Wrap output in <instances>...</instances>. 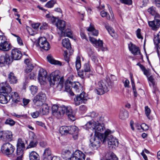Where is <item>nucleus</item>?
Segmentation results:
<instances>
[{
	"label": "nucleus",
	"mask_w": 160,
	"mask_h": 160,
	"mask_svg": "<svg viewBox=\"0 0 160 160\" xmlns=\"http://www.w3.org/2000/svg\"><path fill=\"white\" fill-rule=\"evenodd\" d=\"M112 133V132L110 130L108 129L105 131L104 132V135L103 133H101L103 135V143H104L106 142L107 140V137L110 135V134Z\"/></svg>",
	"instance_id": "obj_34"
},
{
	"label": "nucleus",
	"mask_w": 160,
	"mask_h": 160,
	"mask_svg": "<svg viewBox=\"0 0 160 160\" xmlns=\"http://www.w3.org/2000/svg\"><path fill=\"white\" fill-rule=\"evenodd\" d=\"M148 12L151 15L154 16V20L153 21H148L149 26L152 30H156L160 26V15L157 13L156 8L152 6L148 9Z\"/></svg>",
	"instance_id": "obj_5"
},
{
	"label": "nucleus",
	"mask_w": 160,
	"mask_h": 160,
	"mask_svg": "<svg viewBox=\"0 0 160 160\" xmlns=\"http://www.w3.org/2000/svg\"><path fill=\"white\" fill-rule=\"evenodd\" d=\"M10 61V58L8 54H6L0 57V64L3 65L9 63Z\"/></svg>",
	"instance_id": "obj_23"
},
{
	"label": "nucleus",
	"mask_w": 160,
	"mask_h": 160,
	"mask_svg": "<svg viewBox=\"0 0 160 160\" xmlns=\"http://www.w3.org/2000/svg\"><path fill=\"white\" fill-rule=\"evenodd\" d=\"M29 138L32 140H35L36 138V136L33 132H31L29 133Z\"/></svg>",
	"instance_id": "obj_56"
},
{
	"label": "nucleus",
	"mask_w": 160,
	"mask_h": 160,
	"mask_svg": "<svg viewBox=\"0 0 160 160\" xmlns=\"http://www.w3.org/2000/svg\"><path fill=\"white\" fill-rule=\"evenodd\" d=\"M33 45L36 47L39 46L40 48L46 50L50 49V45L47 41H36L33 42Z\"/></svg>",
	"instance_id": "obj_14"
},
{
	"label": "nucleus",
	"mask_w": 160,
	"mask_h": 160,
	"mask_svg": "<svg viewBox=\"0 0 160 160\" xmlns=\"http://www.w3.org/2000/svg\"><path fill=\"white\" fill-rule=\"evenodd\" d=\"M108 144L109 147H112V148H114L115 147L117 146L118 145V140L114 138L112 135L108 136Z\"/></svg>",
	"instance_id": "obj_20"
},
{
	"label": "nucleus",
	"mask_w": 160,
	"mask_h": 160,
	"mask_svg": "<svg viewBox=\"0 0 160 160\" xmlns=\"http://www.w3.org/2000/svg\"><path fill=\"white\" fill-rule=\"evenodd\" d=\"M37 144V142L35 140H33L31 141L28 148H32L35 147Z\"/></svg>",
	"instance_id": "obj_44"
},
{
	"label": "nucleus",
	"mask_w": 160,
	"mask_h": 160,
	"mask_svg": "<svg viewBox=\"0 0 160 160\" xmlns=\"http://www.w3.org/2000/svg\"><path fill=\"white\" fill-rule=\"evenodd\" d=\"M52 115L57 118H60L66 113L68 118L72 121L75 119L74 114L72 113L71 108L70 106L63 105L59 107L56 105H53L52 108Z\"/></svg>",
	"instance_id": "obj_2"
},
{
	"label": "nucleus",
	"mask_w": 160,
	"mask_h": 160,
	"mask_svg": "<svg viewBox=\"0 0 160 160\" xmlns=\"http://www.w3.org/2000/svg\"><path fill=\"white\" fill-rule=\"evenodd\" d=\"M76 67L77 70H78L81 67V61L80 58L78 57L77 58L75 62Z\"/></svg>",
	"instance_id": "obj_42"
},
{
	"label": "nucleus",
	"mask_w": 160,
	"mask_h": 160,
	"mask_svg": "<svg viewBox=\"0 0 160 160\" xmlns=\"http://www.w3.org/2000/svg\"><path fill=\"white\" fill-rule=\"evenodd\" d=\"M128 113L127 111L125 110L121 111L119 113L120 118L122 119H125L128 118Z\"/></svg>",
	"instance_id": "obj_31"
},
{
	"label": "nucleus",
	"mask_w": 160,
	"mask_h": 160,
	"mask_svg": "<svg viewBox=\"0 0 160 160\" xmlns=\"http://www.w3.org/2000/svg\"><path fill=\"white\" fill-rule=\"evenodd\" d=\"M94 46L99 49H101L102 51L104 50L103 47V42L102 41H90Z\"/></svg>",
	"instance_id": "obj_25"
},
{
	"label": "nucleus",
	"mask_w": 160,
	"mask_h": 160,
	"mask_svg": "<svg viewBox=\"0 0 160 160\" xmlns=\"http://www.w3.org/2000/svg\"><path fill=\"white\" fill-rule=\"evenodd\" d=\"M74 103L76 106H78L82 103H85L87 101V94L83 92L79 95H76L74 99Z\"/></svg>",
	"instance_id": "obj_10"
},
{
	"label": "nucleus",
	"mask_w": 160,
	"mask_h": 160,
	"mask_svg": "<svg viewBox=\"0 0 160 160\" xmlns=\"http://www.w3.org/2000/svg\"><path fill=\"white\" fill-rule=\"evenodd\" d=\"M10 99L15 103H17L20 101V97L18 94L17 92H12L11 94Z\"/></svg>",
	"instance_id": "obj_29"
},
{
	"label": "nucleus",
	"mask_w": 160,
	"mask_h": 160,
	"mask_svg": "<svg viewBox=\"0 0 160 160\" xmlns=\"http://www.w3.org/2000/svg\"><path fill=\"white\" fill-rule=\"evenodd\" d=\"M85 155L80 150L75 151L72 154L71 160H84Z\"/></svg>",
	"instance_id": "obj_15"
},
{
	"label": "nucleus",
	"mask_w": 160,
	"mask_h": 160,
	"mask_svg": "<svg viewBox=\"0 0 160 160\" xmlns=\"http://www.w3.org/2000/svg\"><path fill=\"white\" fill-rule=\"evenodd\" d=\"M5 123L12 126L15 125V122L12 119L8 118L6 120Z\"/></svg>",
	"instance_id": "obj_38"
},
{
	"label": "nucleus",
	"mask_w": 160,
	"mask_h": 160,
	"mask_svg": "<svg viewBox=\"0 0 160 160\" xmlns=\"http://www.w3.org/2000/svg\"><path fill=\"white\" fill-rule=\"evenodd\" d=\"M128 46L129 49L132 54L135 55L140 54V50L139 48L135 45L130 42L128 44Z\"/></svg>",
	"instance_id": "obj_19"
},
{
	"label": "nucleus",
	"mask_w": 160,
	"mask_h": 160,
	"mask_svg": "<svg viewBox=\"0 0 160 160\" xmlns=\"http://www.w3.org/2000/svg\"><path fill=\"white\" fill-rule=\"evenodd\" d=\"M48 28V24L46 22H43L42 25L40 26V29L43 30L47 29Z\"/></svg>",
	"instance_id": "obj_47"
},
{
	"label": "nucleus",
	"mask_w": 160,
	"mask_h": 160,
	"mask_svg": "<svg viewBox=\"0 0 160 160\" xmlns=\"http://www.w3.org/2000/svg\"><path fill=\"white\" fill-rule=\"evenodd\" d=\"M79 109L81 111H85L86 110L87 108L85 105H82L80 106Z\"/></svg>",
	"instance_id": "obj_61"
},
{
	"label": "nucleus",
	"mask_w": 160,
	"mask_h": 160,
	"mask_svg": "<svg viewBox=\"0 0 160 160\" xmlns=\"http://www.w3.org/2000/svg\"><path fill=\"white\" fill-rule=\"evenodd\" d=\"M55 3V2L54 0H51L47 2L45 5V7L48 8H52Z\"/></svg>",
	"instance_id": "obj_41"
},
{
	"label": "nucleus",
	"mask_w": 160,
	"mask_h": 160,
	"mask_svg": "<svg viewBox=\"0 0 160 160\" xmlns=\"http://www.w3.org/2000/svg\"><path fill=\"white\" fill-rule=\"evenodd\" d=\"M145 114L147 118L150 119L149 115L151 113V110L148 106H145Z\"/></svg>",
	"instance_id": "obj_45"
},
{
	"label": "nucleus",
	"mask_w": 160,
	"mask_h": 160,
	"mask_svg": "<svg viewBox=\"0 0 160 160\" xmlns=\"http://www.w3.org/2000/svg\"><path fill=\"white\" fill-rule=\"evenodd\" d=\"M156 6L160 8V0H154Z\"/></svg>",
	"instance_id": "obj_64"
},
{
	"label": "nucleus",
	"mask_w": 160,
	"mask_h": 160,
	"mask_svg": "<svg viewBox=\"0 0 160 160\" xmlns=\"http://www.w3.org/2000/svg\"><path fill=\"white\" fill-rule=\"evenodd\" d=\"M60 132L62 135H67L68 134H72L74 139H77L78 137V129L75 126H62L60 128Z\"/></svg>",
	"instance_id": "obj_6"
},
{
	"label": "nucleus",
	"mask_w": 160,
	"mask_h": 160,
	"mask_svg": "<svg viewBox=\"0 0 160 160\" xmlns=\"http://www.w3.org/2000/svg\"><path fill=\"white\" fill-rule=\"evenodd\" d=\"M56 25L57 28L61 31L62 37V36L64 37H67L71 39L75 40L73 38L71 31L69 29H65V22L64 21L61 20H58L56 23Z\"/></svg>",
	"instance_id": "obj_7"
},
{
	"label": "nucleus",
	"mask_w": 160,
	"mask_h": 160,
	"mask_svg": "<svg viewBox=\"0 0 160 160\" xmlns=\"http://www.w3.org/2000/svg\"><path fill=\"white\" fill-rule=\"evenodd\" d=\"M106 28L112 37L113 38L115 37V32L113 28L110 27L108 26L106 27Z\"/></svg>",
	"instance_id": "obj_36"
},
{
	"label": "nucleus",
	"mask_w": 160,
	"mask_h": 160,
	"mask_svg": "<svg viewBox=\"0 0 160 160\" xmlns=\"http://www.w3.org/2000/svg\"><path fill=\"white\" fill-rule=\"evenodd\" d=\"M51 151L49 148H46L43 153V160H50L51 158Z\"/></svg>",
	"instance_id": "obj_24"
},
{
	"label": "nucleus",
	"mask_w": 160,
	"mask_h": 160,
	"mask_svg": "<svg viewBox=\"0 0 160 160\" xmlns=\"http://www.w3.org/2000/svg\"><path fill=\"white\" fill-rule=\"evenodd\" d=\"M30 89L31 93L34 95L37 93L38 89L37 87L32 85L30 87Z\"/></svg>",
	"instance_id": "obj_43"
},
{
	"label": "nucleus",
	"mask_w": 160,
	"mask_h": 160,
	"mask_svg": "<svg viewBox=\"0 0 160 160\" xmlns=\"http://www.w3.org/2000/svg\"><path fill=\"white\" fill-rule=\"evenodd\" d=\"M60 81L58 86L62 88L63 87V78L61 77L60 78V72L58 70H56L52 72L47 78V72L43 68H40L38 74V80L41 84H43L44 82L48 80L50 86L54 85L55 84H58V81Z\"/></svg>",
	"instance_id": "obj_1"
},
{
	"label": "nucleus",
	"mask_w": 160,
	"mask_h": 160,
	"mask_svg": "<svg viewBox=\"0 0 160 160\" xmlns=\"http://www.w3.org/2000/svg\"><path fill=\"white\" fill-rule=\"evenodd\" d=\"M112 85V82L109 79L101 80L96 84L95 92L98 95H102L111 89Z\"/></svg>",
	"instance_id": "obj_3"
},
{
	"label": "nucleus",
	"mask_w": 160,
	"mask_h": 160,
	"mask_svg": "<svg viewBox=\"0 0 160 160\" xmlns=\"http://www.w3.org/2000/svg\"><path fill=\"white\" fill-rule=\"evenodd\" d=\"M140 127L144 131L148 130L149 128L148 126L146 124L144 123L140 125Z\"/></svg>",
	"instance_id": "obj_51"
},
{
	"label": "nucleus",
	"mask_w": 160,
	"mask_h": 160,
	"mask_svg": "<svg viewBox=\"0 0 160 160\" xmlns=\"http://www.w3.org/2000/svg\"><path fill=\"white\" fill-rule=\"evenodd\" d=\"M23 149L17 148V153L18 156L16 160H22V158L23 154Z\"/></svg>",
	"instance_id": "obj_33"
},
{
	"label": "nucleus",
	"mask_w": 160,
	"mask_h": 160,
	"mask_svg": "<svg viewBox=\"0 0 160 160\" xmlns=\"http://www.w3.org/2000/svg\"><path fill=\"white\" fill-rule=\"evenodd\" d=\"M12 91V88L8 83H2L0 84V102L2 104L7 103L10 99L8 94Z\"/></svg>",
	"instance_id": "obj_4"
},
{
	"label": "nucleus",
	"mask_w": 160,
	"mask_h": 160,
	"mask_svg": "<svg viewBox=\"0 0 160 160\" xmlns=\"http://www.w3.org/2000/svg\"><path fill=\"white\" fill-rule=\"evenodd\" d=\"M90 34L93 36H97L98 34V31L94 29L91 32H90Z\"/></svg>",
	"instance_id": "obj_53"
},
{
	"label": "nucleus",
	"mask_w": 160,
	"mask_h": 160,
	"mask_svg": "<svg viewBox=\"0 0 160 160\" xmlns=\"http://www.w3.org/2000/svg\"><path fill=\"white\" fill-rule=\"evenodd\" d=\"M95 122H92V121L88 122L85 125L87 129H92V127H94Z\"/></svg>",
	"instance_id": "obj_40"
},
{
	"label": "nucleus",
	"mask_w": 160,
	"mask_h": 160,
	"mask_svg": "<svg viewBox=\"0 0 160 160\" xmlns=\"http://www.w3.org/2000/svg\"><path fill=\"white\" fill-rule=\"evenodd\" d=\"M91 74V70L89 65L87 63L85 64L83 69L78 72V75L82 78L85 77L88 78Z\"/></svg>",
	"instance_id": "obj_11"
},
{
	"label": "nucleus",
	"mask_w": 160,
	"mask_h": 160,
	"mask_svg": "<svg viewBox=\"0 0 160 160\" xmlns=\"http://www.w3.org/2000/svg\"><path fill=\"white\" fill-rule=\"evenodd\" d=\"M107 160H118V159L115 155H112L110 156L109 158Z\"/></svg>",
	"instance_id": "obj_57"
},
{
	"label": "nucleus",
	"mask_w": 160,
	"mask_h": 160,
	"mask_svg": "<svg viewBox=\"0 0 160 160\" xmlns=\"http://www.w3.org/2000/svg\"><path fill=\"white\" fill-rule=\"evenodd\" d=\"M46 99L45 94L42 92H39L34 97L33 101L37 106H40L43 104Z\"/></svg>",
	"instance_id": "obj_12"
},
{
	"label": "nucleus",
	"mask_w": 160,
	"mask_h": 160,
	"mask_svg": "<svg viewBox=\"0 0 160 160\" xmlns=\"http://www.w3.org/2000/svg\"><path fill=\"white\" fill-rule=\"evenodd\" d=\"M154 44L156 45L157 47V52L158 55H159V49H160V41H154Z\"/></svg>",
	"instance_id": "obj_48"
},
{
	"label": "nucleus",
	"mask_w": 160,
	"mask_h": 160,
	"mask_svg": "<svg viewBox=\"0 0 160 160\" xmlns=\"http://www.w3.org/2000/svg\"><path fill=\"white\" fill-rule=\"evenodd\" d=\"M23 103L24 105H26L29 102L30 100L28 99L24 98L23 99Z\"/></svg>",
	"instance_id": "obj_62"
},
{
	"label": "nucleus",
	"mask_w": 160,
	"mask_h": 160,
	"mask_svg": "<svg viewBox=\"0 0 160 160\" xmlns=\"http://www.w3.org/2000/svg\"><path fill=\"white\" fill-rule=\"evenodd\" d=\"M94 28L93 26L91 24V23L90 24V26L89 27H88L87 29V30L88 31L90 32H91L94 29Z\"/></svg>",
	"instance_id": "obj_59"
},
{
	"label": "nucleus",
	"mask_w": 160,
	"mask_h": 160,
	"mask_svg": "<svg viewBox=\"0 0 160 160\" xmlns=\"http://www.w3.org/2000/svg\"><path fill=\"white\" fill-rule=\"evenodd\" d=\"M15 150V147L9 142L4 143L1 147L2 153L8 157L13 156Z\"/></svg>",
	"instance_id": "obj_9"
},
{
	"label": "nucleus",
	"mask_w": 160,
	"mask_h": 160,
	"mask_svg": "<svg viewBox=\"0 0 160 160\" xmlns=\"http://www.w3.org/2000/svg\"><path fill=\"white\" fill-rule=\"evenodd\" d=\"M153 40H160V32L157 36H154Z\"/></svg>",
	"instance_id": "obj_63"
},
{
	"label": "nucleus",
	"mask_w": 160,
	"mask_h": 160,
	"mask_svg": "<svg viewBox=\"0 0 160 160\" xmlns=\"http://www.w3.org/2000/svg\"><path fill=\"white\" fill-rule=\"evenodd\" d=\"M11 48V44L6 41H4L0 43V50L4 51L9 50Z\"/></svg>",
	"instance_id": "obj_18"
},
{
	"label": "nucleus",
	"mask_w": 160,
	"mask_h": 160,
	"mask_svg": "<svg viewBox=\"0 0 160 160\" xmlns=\"http://www.w3.org/2000/svg\"><path fill=\"white\" fill-rule=\"evenodd\" d=\"M148 80L151 82L152 85L155 84L154 79L152 76H151L148 78Z\"/></svg>",
	"instance_id": "obj_55"
},
{
	"label": "nucleus",
	"mask_w": 160,
	"mask_h": 160,
	"mask_svg": "<svg viewBox=\"0 0 160 160\" xmlns=\"http://www.w3.org/2000/svg\"><path fill=\"white\" fill-rule=\"evenodd\" d=\"M40 25V23L39 22L33 23L31 24L32 27L35 30H38L39 27Z\"/></svg>",
	"instance_id": "obj_46"
},
{
	"label": "nucleus",
	"mask_w": 160,
	"mask_h": 160,
	"mask_svg": "<svg viewBox=\"0 0 160 160\" xmlns=\"http://www.w3.org/2000/svg\"><path fill=\"white\" fill-rule=\"evenodd\" d=\"M8 80L10 84H14L17 83L18 80L14 74L12 72H10L8 75Z\"/></svg>",
	"instance_id": "obj_22"
},
{
	"label": "nucleus",
	"mask_w": 160,
	"mask_h": 160,
	"mask_svg": "<svg viewBox=\"0 0 160 160\" xmlns=\"http://www.w3.org/2000/svg\"><path fill=\"white\" fill-rule=\"evenodd\" d=\"M136 33L137 37L139 39H143V38L141 34V29L138 28L136 31Z\"/></svg>",
	"instance_id": "obj_49"
},
{
	"label": "nucleus",
	"mask_w": 160,
	"mask_h": 160,
	"mask_svg": "<svg viewBox=\"0 0 160 160\" xmlns=\"http://www.w3.org/2000/svg\"><path fill=\"white\" fill-rule=\"evenodd\" d=\"M62 44L63 47L68 49H69L71 48V44L69 41H62Z\"/></svg>",
	"instance_id": "obj_37"
},
{
	"label": "nucleus",
	"mask_w": 160,
	"mask_h": 160,
	"mask_svg": "<svg viewBox=\"0 0 160 160\" xmlns=\"http://www.w3.org/2000/svg\"><path fill=\"white\" fill-rule=\"evenodd\" d=\"M71 87L76 92H79L82 89L81 84L78 82H73L71 83Z\"/></svg>",
	"instance_id": "obj_27"
},
{
	"label": "nucleus",
	"mask_w": 160,
	"mask_h": 160,
	"mask_svg": "<svg viewBox=\"0 0 160 160\" xmlns=\"http://www.w3.org/2000/svg\"><path fill=\"white\" fill-rule=\"evenodd\" d=\"M105 129L104 124H101L98 122H95L94 127H92V130L94 132L95 134H98L99 133H101L99 132H102Z\"/></svg>",
	"instance_id": "obj_17"
},
{
	"label": "nucleus",
	"mask_w": 160,
	"mask_h": 160,
	"mask_svg": "<svg viewBox=\"0 0 160 160\" xmlns=\"http://www.w3.org/2000/svg\"><path fill=\"white\" fill-rule=\"evenodd\" d=\"M124 86L125 88H129V82L128 79H126L124 82Z\"/></svg>",
	"instance_id": "obj_58"
},
{
	"label": "nucleus",
	"mask_w": 160,
	"mask_h": 160,
	"mask_svg": "<svg viewBox=\"0 0 160 160\" xmlns=\"http://www.w3.org/2000/svg\"><path fill=\"white\" fill-rule=\"evenodd\" d=\"M11 53L12 58L15 60H19L22 56L21 51L17 48L12 50Z\"/></svg>",
	"instance_id": "obj_16"
},
{
	"label": "nucleus",
	"mask_w": 160,
	"mask_h": 160,
	"mask_svg": "<svg viewBox=\"0 0 160 160\" xmlns=\"http://www.w3.org/2000/svg\"><path fill=\"white\" fill-rule=\"evenodd\" d=\"M97 114L94 112H92L88 114L87 117H90L91 118H94L97 116Z\"/></svg>",
	"instance_id": "obj_54"
},
{
	"label": "nucleus",
	"mask_w": 160,
	"mask_h": 160,
	"mask_svg": "<svg viewBox=\"0 0 160 160\" xmlns=\"http://www.w3.org/2000/svg\"><path fill=\"white\" fill-rule=\"evenodd\" d=\"M72 82L71 81L67 80L65 83V91L67 92H68L71 95L73 96L74 93L70 88L71 86V83Z\"/></svg>",
	"instance_id": "obj_26"
},
{
	"label": "nucleus",
	"mask_w": 160,
	"mask_h": 160,
	"mask_svg": "<svg viewBox=\"0 0 160 160\" xmlns=\"http://www.w3.org/2000/svg\"><path fill=\"white\" fill-rule=\"evenodd\" d=\"M41 113L43 115L48 114L49 112V107L46 104H43Z\"/></svg>",
	"instance_id": "obj_32"
},
{
	"label": "nucleus",
	"mask_w": 160,
	"mask_h": 160,
	"mask_svg": "<svg viewBox=\"0 0 160 160\" xmlns=\"http://www.w3.org/2000/svg\"><path fill=\"white\" fill-rule=\"evenodd\" d=\"M17 148L24 149L25 145L23 141L20 138H19L17 144Z\"/></svg>",
	"instance_id": "obj_35"
},
{
	"label": "nucleus",
	"mask_w": 160,
	"mask_h": 160,
	"mask_svg": "<svg viewBox=\"0 0 160 160\" xmlns=\"http://www.w3.org/2000/svg\"><path fill=\"white\" fill-rule=\"evenodd\" d=\"M48 61L50 63L55 65H62L61 62L55 60L51 55H48L47 57Z\"/></svg>",
	"instance_id": "obj_28"
},
{
	"label": "nucleus",
	"mask_w": 160,
	"mask_h": 160,
	"mask_svg": "<svg viewBox=\"0 0 160 160\" xmlns=\"http://www.w3.org/2000/svg\"><path fill=\"white\" fill-rule=\"evenodd\" d=\"M103 135L100 133L94 134V136L90 140V147L92 149H97L101 145V142L103 143Z\"/></svg>",
	"instance_id": "obj_8"
},
{
	"label": "nucleus",
	"mask_w": 160,
	"mask_h": 160,
	"mask_svg": "<svg viewBox=\"0 0 160 160\" xmlns=\"http://www.w3.org/2000/svg\"><path fill=\"white\" fill-rule=\"evenodd\" d=\"M72 154L71 151L68 149H63L62 152V157L65 159H70L71 158Z\"/></svg>",
	"instance_id": "obj_21"
},
{
	"label": "nucleus",
	"mask_w": 160,
	"mask_h": 160,
	"mask_svg": "<svg viewBox=\"0 0 160 160\" xmlns=\"http://www.w3.org/2000/svg\"><path fill=\"white\" fill-rule=\"evenodd\" d=\"M120 1L121 3L127 5H131L132 3V0H120Z\"/></svg>",
	"instance_id": "obj_50"
},
{
	"label": "nucleus",
	"mask_w": 160,
	"mask_h": 160,
	"mask_svg": "<svg viewBox=\"0 0 160 160\" xmlns=\"http://www.w3.org/2000/svg\"><path fill=\"white\" fill-rule=\"evenodd\" d=\"M30 160H39L38 154L35 152L32 151L29 154Z\"/></svg>",
	"instance_id": "obj_30"
},
{
	"label": "nucleus",
	"mask_w": 160,
	"mask_h": 160,
	"mask_svg": "<svg viewBox=\"0 0 160 160\" xmlns=\"http://www.w3.org/2000/svg\"><path fill=\"white\" fill-rule=\"evenodd\" d=\"M39 114V112L38 111H35L31 113V115L33 118H37Z\"/></svg>",
	"instance_id": "obj_52"
},
{
	"label": "nucleus",
	"mask_w": 160,
	"mask_h": 160,
	"mask_svg": "<svg viewBox=\"0 0 160 160\" xmlns=\"http://www.w3.org/2000/svg\"><path fill=\"white\" fill-rule=\"evenodd\" d=\"M13 134L9 130L0 131V140L4 141H11L12 139Z\"/></svg>",
	"instance_id": "obj_13"
},
{
	"label": "nucleus",
	"mask_w": 160,
	"mask_h": 160,
	"mask_svg": "<svg viewBox=\"0 0 160 160\" xmlns=\"http://www.w3.org/2000/svg\"><path fill=\"white\" fill-rule=\"evenodd\" d=\"M36 124L39 126L43 127L45 128H46V127L45 126L44 124L42 123V122L40 121H37Z\"/></svg>",
	"instance_id": "obj_60"
},
{
	"label": "nucleus",
	"mask_w": 160,
	"mask_h": 160,
	"mask_svg": "<svg viewBox=\"0 0 160 160\" xmlns=\"http://www.w3.org/2000/svg\"><path fill=\"white\" fill-rule=\"evenodd\" d=\"M100 14L102 17H106L107 19L109 20L110 17L109 14L104 11H102L100 12Z\"/></svg>",
	"instance_id": "obj_39"
}]
</instances>
